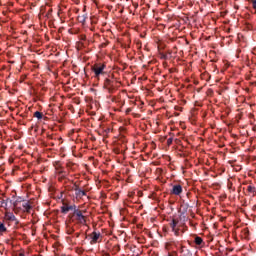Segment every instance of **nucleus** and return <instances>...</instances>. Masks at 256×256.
I'll list each match as a JSON object with an SVG mask.
<instances>
[{"mask_svg":"<svg viewBox=\"0 0 256 256\" xmlns=\"http://www.w3.org/2000/svg\"><path fill=\"white\" fill-rule=\"evenodd\" d=\"M4 219L8 221V223H15L16 225H19L17 217H15L14 214L11 212H6L4 215Z\"/></svg>","mask_w":256,"mask_h":256,"instance_id":"7ed1b4c3","label":"nucleus"},{"mask_svg":"<svg viewBox=\"0 0 256 256\" xmlns=\"http://www.w3.org/2000/svg\"><path fill=\"white\" fill-rule=\"evenodd\" d=\"M75 232V229H73V228H71V227H68L67 228V233H68V235H72V233H74Z\"/></svg>","mask_w":256,"mask_h":256,"instance_id":"ddd939ff","label":"nucleus"},{"mask_svg":"<svg viewBox=\"0 0 256 256\" xmlns=\"http://www.w3.org/2000/svg\"><path fill=\"white\" fill-rule=\"evenodd\" d=\"M74 217H76V220L80 222L82 225H85V223H87V220L85 216H83V212L81 210H76L74 212Z\"/></svg>","mask_w":256,"mask_h":256,"instance_id":"20e7f679","label":"nucleus"},{"mask_svg":"<svg viewBox=\"0 0 256 256\" xmlns=\"http://www.w3.org/2000/svg\"><path fill=\"white\" fill-rule=\"evenodd\" d=\"M172 193L173 195H181V193H183V188L181 185H175L173 186Z\"/></svg>","mask_w":256,"mask_h":256,"instance_id":"423d86ee","label":"nucleus"},{"mask_svg":"<svg viewBox=\"0 0 256 256\" xmlns=\"http://www.w3.org/2000/svg\"><path fill=\"white\" fill-rule=\"evenodd\" d=\"M14 207H17V203L14 204Z\"/></svg>","mask_w":256,"mask_h":256,"instance_id":"dca6fc26","label":"nucleus"},{"mask_svg":"<svg viewBox=\"0 0 256 256\" xmlns=\"http://www.w3.org/2000/svg\"><path fill=\"white\" fill-rule=\"evenodd\" d=\"M246 191L250 195H252V197H255V195H256V188H255V186H251V185L247 186Z\"/></svg>","mask_w":256,"mask_h":256,"instance_id":"0eeeda50","label":"nucleus"},{"mask_svg":"<svg viewBox=\"0 0 256 256\" xmlns=\"http://www.w3.org/2000/svg\"><path fill=\"white\" fill-rule=\"evenodd\" d=\"M34 117H36V119H43V113L36 111L34 113Z\"/></svg>","mask_w":256,"mask_h":256,"instance_id":"9b49d317","label":"nucleus"},{"mask_svg":"<svg viewBox=\"0 0 256 256\" xmlns=\"http://www.w3.org/2000/svg\"><path fill=\"white\" fill-rule=\"evenodd\" d=\"M79 195H80L81 197L85 196V191H80V192H79Z\"/></svg>","mask_w":256,"mask_h":256,"instance_id":"2eb2a0df","label":"nucleus"},{"mask_svg":"<svg viewBox=\"0 0 256 256\" xmlns=\"http://www.w3.org/2000/svg\"><path fill=\"white\" fill-rule=\"evenodd\" d=\"M201 243H203V238L197 236V237L195 238V244H196V245H201Z\"/></svg>","mask_w":256,"mask_h":256,"instance_id":"f8f14e48","label":"nucleus"},{"mask_svg":"<svg viewBox=\"0 0 256 256\" xmlns=\"http://www.w3.org/2000/svg\"><path fill=\"white\" fill-rule=\"evenodd\" d=\"M250 3H252L253 9L256 11V0H250Z\"/></svg>","mask_w":256,"mask_h":256,"instance_id":"4468645a","label":"nucleus"},{"mask_svg":"<svg viewBox=\"0 0 256 256\" xmlns=\"http://www.w3.org/2000/svg\"><path fill=\"white\" fill-rule=\"evenodd\" d=\"M61 209H62V213H69V211H71V209H73V207H72V206H69V205H67V204H64V205L61 207Z\"/></svg>","mask_w":256,"mask_h":256,"instance_id":"6e6552de","label":"nucleus"},{"mask_svg":"<svg viewBox=\"0 0 256 256\" xmlns=\"http://www.w3.org/2000/svg\"><path fill=\"white\" fill-rule=\"evenodd\" d=\"M22 207L27 213H29V211L31 210V205L29 204V202H23Z\"/></svg>","mask_w":256,"mask_h":256,"instance_id":"1a4fd4ad","label":"nucleus"},{"mask_svg":"<svg viewBox=\"0 0 256 256\" xmlns=\"http://www.w3.org/2000/svg\"><path fill=\"white\" fill-rule=\"evenodd\" d=\"M170 227H171L174 235H176V237H179V235H181V233H184V231L181 230V225H179V220H177V219L172 220V222L170 223Z\"/></svg>","mask_w":256,"mask_h":256,"instance_id":"f03ea898","label":"nucleus"},{"mask_svg":"<svg viewBox=\"0 0 256 256\" xmlns=\"http://www.w3.org/2000/svg\"><path fill=\"white\" fill-rule=\"evenodd\" d=\"M0 233H7V227H5V224L3 222H0Z\"/></svg>","mask_w":256,"mask_h":256,"instance_id":"9d476101","label":"nucleus"},{"mask_svg":"<svg viewBox=\"0 0 256 256\" xmlns=\"http://www.w3.org/2000/svg\"><path fill=\"white\" fill-rule=\"evenodd\" d=\"M20 256H24L23 254H20Z\"/></svg>","mask_w":256,"mask_h":256,"instance_id":"f3484780","label":"nucleus"},{"mask_svg":"<svg viewBox=\"0 0 256 256\" xmlns=\"http://www.w3.org/2000/svg\"><path fill=\"white\" fill-rule=\"evenodd\" d=\"M101 237V233L93 232L90 234L91 244L97 243L99 241V238Z\"/></svg>","mask_w":256,"mask_h":256,"instance_id":"39448f33","label":"nucleus"},{"mask_svg":"<svg viewBox=\"0 0 256 256\" xmlns=\"http://www.w3.org/2000/svg\"><path fill=\"white\" fill-rule=\"evenodd\" d=\"M105 64L103 63H97L94 64L92 67V71L95 74L96 79H99L100 75H105Z\"/></svg>","mask_w":256,"mask_h":256,"instance_id":"f257e3e1","label":"nucleus"}]
</instances>
